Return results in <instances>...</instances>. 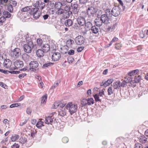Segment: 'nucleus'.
Listing matches in <instances>:
<instances>
[{
    "mask_svg": "<svg viewBox=\"0 0 148 148\" xmlns=\"http://www.w3.org/2000/svg\"><path fill=\"white\" fill-rule=\"evenodd\" d=\"M29 65L30 68L33 69V71H34V70L36 71L35 68L38 67V64L37 62L36 61H32L30 63Z\"/></svg>",
    "mask_w": 148,
    "mask_h": 148,
    "instance_id": "15",
    "label": "nucleus"
},
{
    "mask_svg": "<svg viewBox=\"0 0 148 148\" xmlns=\"http://www.w3.org/2000/svg\"><path fill=\"white\" fill-rule=\"evenodd\" d=\"M139 141L142 143H145L147 142V138L145 137H141L139 138Z\"/></svg>",
    "mask_w": 148,
    "mask_h": 148,
    "instance_id": "38",
    "label": "nucleus"
},
{
    "mask_svg": "<svg viewBox=\"0 0 148 148\" xmlns=\"http://www.w3.org/2000/svg\"><path fill=\"white\" fill-rule=\"evenodd\" d=\"M105 12V14L101 15L100 17L102 21H103V24H106L109 23V21L111 17L110 13V9H106Z\"/></svg>",
    "mask_w": 148,
    "mask_h": 148,
    "instance_id": "1",
    "label": "nucleus"
},
{
    "mask_svg": "<svg viewBox=\"0 0 148 148\" xmlns=\"http://www.w3.org/2000/svg\"><path fill=\"white\" fill-rule=\"evenodd\" d=\"M53 121V120L51 116H48L46 117L45 122L46 124H50L52 123Z\"/></svg>",
    "mask_w": 148,
    "mask_h": 148,
    "instance_id": "21",
    "label": "nucleus"
},
{
    "mask_svg": "<svg viewBox=\"0 0 148 148\" xmlns=\"http://www.w3.org/2000/svg\"><path fill=\"white\" fill-rule=\"evenodd\" d=\"M20 140V143L22 144H24L27 142V139L25 137H22Z\"/></svg>",
    "mask_w": 148,
    "mask_h": 148,
    "instance_id": "45",
    "label": "nucleus"
},
{
    "mask_svg": "<svg viewBox=\"0 0 148 148\" xmlns=\"http://www.w3.org/2000/svg\"><path fill=\"white\" fill-rule=\"evenodd\" d=\"M118 40V38L116 37H114L113 38L112 40L111 41L110 43H109V46L108 47H109L111 46L113 42H116Z\"/></svg>",
    "mask_w": 148,
    "mask_h": 148,
    "instance_id": "46",
    "label": "nucleus"
},
{
    "mask_svg": "<svg viewBox=\"0 0 148 148\" xmlns=\"http://www.w3.org/2000/svg\"><path fill=\"white\" fill-rule=\"evenodd\" d=\"M103 95H104V91L103 90H102L101 91L99 92L98 95H99L100 97L101 98V97H103Z\"/></svg>",
    "mask_w": 148,
    "mask_h": 148,
    "instance_id": "63",
    "label": "nucleus"
},
{
    "mask_svg": "<svg viewBox=\"0 0 148 148\" xmlns=\"http://www.w3.org/2000/svg\"><path fill=\"white\" fill-rule=\"evenodd\" d=\"M99 29L98 27L94 25L91 27V30L92 33L97 34L98 33Z\"/></svg>",
    "mask_w": 148,
    "mask_h": 148,
    "instance_id": "22",
    "label": "nucleus"
},
{
    "mask_svg": "<svg viewBox=\"0 0 148 148\" xmlns=\"http://www.w3.org/2000/svg\"><path fill=\"white\" fill-rule=\"evenodd\" d=\"M3 16L5 18H10L11 16V14L8 12V11H4L3 12Z\"/></svg>",
    "mask_w": 148,
    "mask_h": 148,
    "instance_id": "32",
    "label": "nucleus"
},
{
    "mask_svg": "<svg viewBox=\"0 0 148 148\" xmlns=\"http://www.w3.org/2000/svg\"><path fill=\"white\" fill-rule=\"evenodd\" d=\"M61 57V54L58 52L54 53L52 56V60L56 61L59 60Z\"/></svg>",
    "mask_w": 148,
    "mask_h": 148,
    "instance_id": "14",
    "label": "nucleus"
},
{
    "mask_svg": "<svg viewBox=\"0 0 148 148\" xmlns=\"http://www.w3.org/2000/svg\"><path fill=\"white\" fill-rule=\"evenodd\" d=\"M97 12L96 9L93 7H89L87 10L88 14L90 16H93Z\"/></svg>",
    "mask_w": 148,
    "mask_h": 148,
    "instance_id": "9",
    "label": "nucleus"
},
{
    "mask_svg": "<svg viewBox=\"0 0 148 148\" xmlns=\"http://www.w3.org/2000/svg\"><path fill=\"white\" fill-rule=\"evenodd\" d=\"M47 96L46 95H44L42 96L41 98V102L42 103H45L46 102Z\"/></svg>",
    "mask_w": 148,
    "mask_h": 148,
    "instance_id": "44",
    "label": "nucleus"
},
{
    "mask_svg": "<svg viewBox=\"0 0 148 148\" xmlns=\"http://www.w3.org/2000/svg\"><path fill=\"white\" fill-rule=\"evenodd\" d=\"M74 40L76 44L81 45L84 43L85 39L83 36L79 35L75 38Z\"/></svg>",
    "mask_w": 148,
    "mask_h": 148,
    "instance_id": "8",
    "label": "nucleus"
},
{
    "mask_svg": "<svg viewBox=\"0 0 148 148\" xmlns=\"http://www.w3.org/2000/svg\"><path fill=\"white\" fill-rule=\"evenodd\" d=\"M37 131L36 130L34 129L32 130H31V136L34 138L35 136V135L36 134Z\"/></svg>",
    "mask_w": 148,
    "mask_h": 148,
    "instance_id": "47",
    "label": "nucleus"
},
{
    "mask_svg": "<svg viewBox=\"0 0 148 148\" xmlns=\"http://www.w3.org/2000/svg\"><path fill=\"white\" fill-rule=\"evenodd\" d=\"M11 56L14 59H17L19 58L21 55V50L18 48H16L11 52Z\"/></svg>",
    "mask_w": 148,
    "mask_h": 148,
    "instance_id": "4",
    "label": "nucleus"
},
{
    "mask_svg": "<svg viewBox=\"0 0 148 148\" xmlns=\"http://www.w3.org/2000/svg\"><path fill=\"white\" fill-rule=\"evenodd\" d=\"M0 86L5 89H6L7 87V86L5 84L1 82H0Z\"/></svg>",
    "mask_w": 148,
    "mask_h": 148,
    "instance_id": "64",
    "label": "nucleus"
},
{
    "mask_svg": "<svg viewBox=\"0 0 148 148\" xmlns=\"http://www.w3.org/2000/svg\"><path fill=\"white\" fill-rule=\"evenodd\" d=\"M74 60V59L72 57H69L67 58V61L69 64L72 63Z\"/></svg>",
    "mask_w": 148,
    "mask_h": 148,
    "instance_id": "54",
    "label": "nucleus"
},
{
    "mask_svg": "<svg viewBox=\"0 0 148 148\" xmlns=\"http://www.w3.org/2000/svg\"><path fill=\"white\" fill-rule=\"evenodd\" d=\"M44 52L42 50L38 49L36 51V54L38 57L41 58L44 56Z\"/></svg>",
    "mask_w": 148,
    "mask_h": 148,
    "instance_id": "18",
    "label": "nucleus"
},
{
    "mask_svg": "<svg viewBox=\"0 0 148 148\" xmlns=\"http://www.w3.org/2000/svg\"><path fill=\"white\" fill-rule=\"evenodd\" d=\"M78 24L81 26H83L85 24L86 22L85 18L83 16H79L77 19Z\"/></svg>",
    "mask_w": 148,
    "mask_h": 148,
    "instance_id": "12",
    "label": "nucleus"
},
{
    "mask_svg": "<svg viewBox=\"0 0 148 148\" xmlns=\"http://www.w3.org/2000/svg\"><path fill=\"white\" fill-rule=\"evenodd\" d=\"M53 63L51 62L48 63H45L43 65V67L45 68H46V67H47L49 66H50L53 64Z\"/></svg>",
    "mask_w": 148,
    "mask_h": 148,
    "instance_id": "51",
    "label": "nucleus"
},
{
    "mask_svg": "<svg viewBox=\"0 0 148 148\" xmlns=\"http://www.w3.org/2000/svg\"><path fill=\"white\" fill-rule=\"evenodd\" d=\"M36 46V45L32 44L30 45L29 44H24L23 45V49L24 51L27 53H31L32 49Z\"/></svg>",
    "mask_w": 148,
    "mask_h": 148,
    "instance_id": "6",
    "label": "nucleus"
},
{
    "mask_svg": "<svg viewBox=\"0 0 148 148\" xmlns=\"http://www.w3.org/2000/svg\"><path fill=\"white\" fill-rule=\"evenodd\" d=\"M94 98L95 99L96 101H99L101 102V98H99V95L97 94H96L95 95H94Z\"/></svg>",
    "mask_w": 148,
    "mask_h": 148,
    "instance_id": "43",
    "label": "nucleus"
},
{
    "mask_svg": "<svg viewBox=\"0 0 148 148\" xmlns=\"http://www.w3.org/2000/svg\"><path fill=\"white\" fill-rule=\"evenodd\" d=\"M81 104L82 107L86 106L88 105L87 103V99H83L81 101Z\"/></svg>",
    "mask_w": 148,
    "mask_h": 148,
    "instance_id": "42",
    "label": "nucleus"
},
{
    "mask_svg": "<svg viewBox=\"0 0 148 148\" xmlns=\"http://www.w3.org/2000/svg\"><path fill=\"white\" fill-rule=\"evenodd\" d=\"M42 49L45 52H47L49 50L50 45L47 44H44Z\"/></svg>",
    "mask_w": 148,
    "mask_h": 148,
    "instance_id": "20",
    "label": "nucleus"
},
{
    "mask_svg": "<svg viewBox=\"0 0 148 148\" xmlns=\"http://www.w3.org/2000/svg\"><path fill=\"white\" fill-rule=\"evenodd\" d=\"M110 13L111 17L112 15L114 16H117L120 13V8L118 6H114L112 8L111 11L110 9Z\"/></svg>",
    "mask_w": 148,
    "mask_h": 148,
    "instance_id": "5",
    "label": "nucleus"
},
{
    "mask_svg": "<svg viewBox=\"0 0 148 148\" xmlns=\"http://www.w3.org/2000/svg\"><path fill=\"white\" fill-rule=\"evenodd\" d=\"M132 77H128V80H130V84L132 85V87H134L136 86L135 83H137V82H135L134 80H132Z\"/></svg>",
    "mask_w": 148,
    "mask_h": 148,
    "instance_id": "35",
    "label": "nucleus"
},
{
    "mask_svg": "<svg viewBox=\"0 0 148 148\" xmlns=\"http://www.w3.org/2000/svg\"><path fill=\"white\" fill-rule=\"evenodd\" d=\"M21 41L23 43H25L27 44H29L30 45L34 44L31 37L29 36L28 34L22 37Z\"/></svg>",
    "mask_w": 148,
    "mask_h": 148,
    "instance_id": "3",
    "label": "nucleus"
},
{
    "mask_svg": "<svg viewBox=\"0 0 148 148\" xmlns=\"http://www.w3.org/2000/svg\"><path fill=\"white\" fill-rule=\"evenodd\" d=\"M139 71L138 69H136L132 71L129 72L128 73V75L130 76L129 77H132V76H134L136 74H137Z\"/></svg>",
    "mask_w": 148,
    "mask_h": 148,
    "instance_id": "26",
    "label": "nucleus"
},
{
    "mask_svg": "<svg viewBox=\"0 0 148 148\" xmlns=\"http://www.w3.org/2000/svg\"><path fill=\"white\" fill-rule=\"evenodd\" d=\"M113 86L114 89H119L121 87L120 82V81L116 82L115 83H114L113 84Z\"/></svg>",
    "mask_w": 148,
    "mask_h": 148,
    "instance_id": "23",
    "label": "nucleus"
},
{
    "mask_svg": "<svg viewBox=\"0 0 148 148\" xmlns=\"http://www.w3.org/2000/svg\"><path fill=\"white\" fill-rule=\"evenodd\" d=\"M64 10L65 11L69 12L71 8V7L69 5H66L64 8Z\"/></svg>",
    "mask_w": 148,
    "mask_h": 148,
    "instance_id": "61",
    "label": "nucleus"
},
{
    "mask_svg": "<svg viewBox=\"0 0 148 148\" xmlns=\"http://www.w3.org/2000/svg\"><path fill=\"white\" fill-rule=\"evenodd\" d=\"M122 47V45L120 43H117L115 44V48L117 50L120 49Z\"/></svg>",
    "mask_w": 148,
    "mask_h": 148,
    "instance_id": "48",
    "label": "nucleus"
},
{
    "mask_svg": "<svg viewBox=\"0 0 148 148\" xmlns=\"http://www.w3.org/2000/svg\"><path fill=\"white\" fill-rule=\"evenodd\" d=\"M66 111L65 108H61L59 111V114L62 116H63L66 115Z\"/></svg>",
    "mask_w": 148,
    "mask_h": 148,
    "instance_id": "19",
    "label": "nucleus"
},
{
    "mask_svg": "<svg viewBox=\"0 0 148 148\" xmlns=\"http://www.w3.org/2000/svg\"><path fill=\"white\" fill-rule=\"evenodd\" d=\"M31 6H27L22 8L21 9V12H27L31 10Z\"/></svg>",
    "mask_w": 148,
    "mask_h": 148,
    "instance_id": "31",
    "label": "nucleus"
},
{
    "mask_svg": "<svg viewBox=\"0 0 148 148\" xmlns=\"http://www.w3.org/2000/svg\"><path fill=\"white\" fill-rule=\"evenodd\" d=\"M37 43L38 45H39L40 46L42 43V40L40 38H38L37 40Z\"/></svg>",
    "mask_w": 148,
    "mask_h": 148,
    "instance_id": "62",
    "label": "nucleus"
},
{
    "mask_svg": "<svg viewBox=\"0 0 148 148\" xmlns=\"http://www.w3.org/2000/svg\"><path fill=\"white\" fill-rule=\"evenodd\" d=\"M65 24L66 26H72L73 24L72 21L70 19H68L65 21Z\"/></svg>",
    "mask_w": 148,
    "mask_h": 148,
    "instance_id": "30",
    "label": "nucleus"
},
{
    "mask_svg": "<svg viewBox=\"0 0 148 148\" xmlns=\"http://www.w3.org/2000/svg\"><path fill=\"white\" fill-rule=\"evenodd\" d=\"M71 6L72 8L73 9V12L75 14L77 13L78 11V4L76 2L73 3H71Z\"/></svg>",
    "mask_w": 148,
    "mask_h": 148,
    "instance_id": "11",
    "label": "nucleus"
},
{
    "mask_svg": "<svg viewBox=\"0 0 148 148\" xmlns=\"http://www.w3.org/2000/svg\"><path fill=\"white\" fill-rule=\"evenodd\" d=\"M141 76L140 75L136 76L135 77L134 80L135 82L138 83L140 81Z\"/></svg>",
    "mask_w": 148,
    "mask_h": 148,
    "instance_id": "41",
    "label": "nucleus"
},
{
    "mask_svg": "<svg viewBox=\"0 0 148 148\" xmlns=\"http://www.w3.org/2000/svg\"><path fill=\"white\" fill-rule=\"evenodd\" d=\"M14 67H13L15 69V70L22 67L23 66V62L20 60L15 61L14 63Z\"/></svg>",
    "mask_w": 148,
    "mask_h": 148,
    "instance_id": "10",
    "label": "nucleus"
},
{
    "mask_svg": "<svg viewBox=\"0 0 148 148\" xmlns=\"http://www.w3.org/2000/svg\"><path fill=\"white\" fill-rule=\"evenodd\" d=\"M60 104V102H55L53 104V108H56L59 106Z\"/></svg>",
    "mask_w": 148,
    "mask_h": 148,
    "instance_id": "56",
    "label": "nucleus"
},
{
    "mask_svg": "<svg viewBox=\"0 0 148 148\" xmlns=\"http://www.w3.org/2000/svg\"><path fill=\"white\" fill-rule=\"evenodd\" d=\"M64 10L62 9H59L57 12V14L58 15H60L62 14H64Z\"/></svg>",
    "mask_w": 148,
    "mask_h": 148,
    "instance_id": "57",
    "label": "nucleus"
},
{
    "mask_svg": "<svg viewBox=\"0 0 148 148\" xmlns=\"http://www.w3.org/2000/svg\"><path fill=\"white\" fill-rule=\"evenodd\" d=\"M134 148H143V146L141 144L138 143L135 144Z\"/></svg>",
    "mask_w": 148,
    "mask_h": 148,
    "instance_id": "49",
    "label": "nucleus"
},
{
    "mask_svg": "<svg viewBox=\"0 0 148 148\" xmlns=\"http://www.w3.org/2000/svg\"><path fill=\"white\" fill-rule=\"evenodd\" d=\"M130 80H128V78H125V79L123 80V82L120 84L121 87H125L127 86V84L129 83Z\"/></svg>",
    "mask_w": 148,
    "mask_h": 148,
    "instance_id": "17",
    "label": "nucleus"
},
{
    "mask_svg": "<svg viewBox=\"0 0 148 148\" xmlns=\"http://www.w3.org/2000/svg\"><path fill=\"white\" fill-rule=\"evenodd\" d=\"M87 104L88 105H91L94 103V100L92 98H88L87 99Z\"/></svg>",
    "mask_w": 148,
    "mask_h": 148,
    "instance_id": "39",
    "label": "nucleus"
},
{
    "mask_svg": "<svg viewBox=\"0 0 148 148\" xmlns=\"http://www.w3.org/2000/svg\"><path fill=\"white\" fill-rule=\"evenodd\" d=\"M114 90V89L113 90V88L112 87H109L108 90V95H112L113 93Z\"/></svg>",
    "mask_w": 148,
    "mask_h": 148,
    "instance_id": "40",
    "label": "nucleus"
},
{
    "mask_svg": "<svg viewBox=\"0 0 148 148\" xmlns=\"http://www.w3.org/2000/svg\"><path fill=\"white\" fill-rule=\"evenodd\" d=\"M65 18H68L69 16V12L64 11V14H63Z\"/></svg>",
    "mask_w": 148,
    "mask_h": 148,
    "instance_id": "58",
    "label": "nucleus"
},
{
    "mask_svg": "<svg viewBox=\"0 0 148 148\" xmlns=\"http://www.w3.org/2000/svg\"><path fill=\"white\" fill-rule=\"evenodd\" d=\"M43 124V122L41 121H39L37 122L36 126L38 128L40 129L42 127L44 126Z\"/></svg>",
    "mask_w": 148,
    "mask_h": 148,
    "instance_id": "34",
    "label": "nucleus"
},
{
    "mask_svg": "<svg viewBox=\"0 0 148 148\" xmlns=\"http://www.w3.org/2000/svg\"><path fill=\"white\" fill-rule=\"evenodd\" d=\"M44 2L45 3L46 6L48 8L53 7L54 5V3L53 1L49 0H44Z\"/></svg>",
    "mask_w": 148,
    "mask_h": 148,
    "instance_id": "16",
    "label": "nucleus"
},
{
    "mask_svg": "<svg viewBox=\"0 0 148 148\" xmlns=\"http://www.w3.org/2000/svg\"><path fill=\"white\" fill-rule=\"evenodd\" d=\"M5 18L3 17H1L0 18V25H3V23L5 22Z\"/></svg>",
    "mask_w": 148,
    "mask_h": 148,
    "instance_id": "53",
    "label": "nucleus"
},
{
    "mask_svg": "<svg viewBox=\"0 0 148 148\" xmlns=\"http://www.w3.org/2000/svg\"><path fill=\"white\" fill-rule=\"evenodd\" d=\"M12 61L9 59L5 60L3 62L4 67L10 70H14L15 69L12 66Z\"/></svg>",
    "mask_w": 148,
    "mask_h": 148,
    "instance_id": "7",
    "label": "nucleus"
},
{
    "mask_svg": "<svg viewBox=\"0 0 148 148\" xmlns=\"http://www.w3.org/2000/svg\"><path fill=\"white\" fill-rule=\"evenodd\" d=\"M10 3L12 6L14 7H15L17 5V2L16 0H12Z\"/></svg>",
    "mask_w": 148,
    "mask_h": 148,
    "instance_id": "59",
    "label": "nucleus"
},
{
    "mask_svg": "<svg viewBox=\"0 0 148 148\" xmlns=\"http://www.w3.org/2000/svg\"><path fill=\"white\" fill-rule=\"evenodd\" d=\"M74 43V41L71 39H70L68 40L66 42V45L67 47H71L72 46V45Z\"/></svg>",
    "mask_w": 148,
    "mask_h": 148,
    "instance_id": "28",
    "label": "nucleus"
},
{
    "mask_svg": "<svg viewBox=\"0 0 148 148\" xmlns=\"http://www.w3.org/2000/svg\"><path fill=\"white\" fill-rule=\"evenodd\" d=\"M19 138V135L15 134L14 135L12 136L11 139L12 141L14 142L16 141Z\"/></svg>",
    "mask_w": 148,
    "mask_h": 148,
    "instance_id": "37",
    "label": "nucleus"
},
{
    "mask_svg": "<svg viewBox=\"0 0 148 148\" xmlns=\"http://www.w3.org/2000/svg\"><path fill=\"white\" fill-rule=\"evenodd\" d=\"M88 0H79L80 5H85L88 1Z\"/></svg>",
    "mask_w": 148,
    "mask_h": 148,
    "instance_id": "50",
    "label": "nucleus"
},
{
    "mask_svg": "<svg viewBox=\"0 0 148 148\" xmlns=\"http://www.w3.org/2000/svg\"><path fill=\"white\" fill-rule=\"evenodd\" d=\"M97 16V18L95 20V25L97 27H100L102 26L103 24V21L100 17Z\"/></svg>",
    "mask_w": 148,
    "mask_h": 148,
    "instance_id": "13",
    "label": "nucleus"
},
{
    "mask_svg": "<svg viewBox=\"0 0 148 148\" xmlns=\"http://www.w3.org/2000/svg\"><path fill=\"white\" fill-rule=\"evenodd\" d=\"M41 1V0H38L36 1H34L32 3V5L34 7L38 8L40 5Z\"/></svg>",
    "mask_w": 148,
    "mask_h": 148,
    "instance_id": "24",
    "label": "nucleus"
},
{
    "mask_svg": "<svg viewBox=\"0 0 148 148\" xmlns=\"http://www.w3.org/2000/svg\"><path fill=\"white\" fill-rule=\"evenodd\" d=\"M20 103H13V104H11L10 106V108H12L14 107H16L20 106Z\"/></svg>",
    "mask_w": 148,
    "mask_h": 148,
    "instance_id": "55",
    "label": "nucleus"
},
{
    "mask_svg": "<svg viewBox=\"0 0 148 148\" xmlns=\"http://www.w3.org/2000/svg\"><path fill=\"white\" fill-rule=\"evenodd\" d=\"M86 28L90 29L91 28V27L92 26V23L90 21H88L85 22V24L84 25Z\"/></svg>",
    "mask_w": 148,
    "mask_h": 148,
    "instance_id": "29",
    "label": "nucleus"
},
{
    "mask_svg": "<svg viewBox=\"0 0 148 148\" xmlns=\"http://www.w3.org/2000/svg\"><path fill=\"white\" fill-rule=\"evenodd\" d=\"M41 14V12L39 11L37 12L34 14H33V17L35 19H37L39 18Z\"/></svg>",
    "mask_w": 148,
    "mask_h": 148,
    "instance_id": "36",
    "label": "nucleus"
},
{
    "mask_svg": "<svg viewBox=\"0 0 148 148\" xmlns=\"http://www.w3.org/2000/svg\"><path fill=\"white\" fill-rule=\"evenodd\" d=\"M62 140L63 143H66L68 142L69 139L67 137H64L62 138Z\"/></svg>",
    "mask_w": 148,
    "mask_h": 148,
    "instance_id": "60",
    "label": "nucleus"
},
{
    "mask_svg": "<svg viewBox=\"0 0 148 148\" xmlns=\"http://www.w3.org/2000/svg\"><path fill=\"white\" fill-rule=\"evenodd\" d=\"M22 58L26 62H28L29 59V56L27 53H24L22 55Z\"/></svg>",
    "mask_w": 148,
    "mask_h": 148,
    "instance_id": "25",
    "label": "nucleus"
},
{
    "mask_svg": "<svg viewBox=\"0 0 148 148\" xmlns=\"http://www.w3.org/2000/svg\"><path fill=\"white\" fill-rule=\"evenodd\" d=\"M45 3L44 2V0H42L41 2V3L40 6L38 8H37L38 9V10H42L45 8Z\"/></svg>",
    "mask_w": 148,
    "mask_h": 148,
    "instance_id": "27",
    "label": "nucleus"
},
{
    "mask_svg": "<svg viewBox=\"0 0 148 148\" xmlns=\"http://www.w3.org/2000/svg\"><path fill=\"white\" fill-rule=\"evenodd\" d=\"M30 10V14L33 15L35 13L38 12L39 10L38 8L35 7L31 9Z\"/></svg>",
    "mask_w": 148,
    "mask_h": 148,
    "instance_id": "33",
    "label": "nucleus"
},
{
    "mask_svg": "<svg viewBox=\"0 0 148 148\" xmlns=\"http://www.w3.org/2000/svg\"><path fill=\"white\" fill-rule=\"evenodd\" d=\"M8 11L10 12H13V9L12 4H10L8 5Z\"/></svg>",
    "mask_w": 148,
    "mask_h": 148,
    "instance_id": "52",
    "label": "nucleus"
},
{
    "mask_svg": "<svg viewBox=\"0 0 148 148\" xmlns=\"http://www.w3.org/2000/svg\"><path fill=\"white\" fill-rule=\"evenodd\" d=\"M65 107L67 109L69 110V112L71 115L75 113L77 108V105L72 103H68L66 106Z\"/></svg>",
    "mask_w": 148,
    "mask_h": 148,
    "instance_id": "2",
    "label": "nucleus"
}]
</instances>
